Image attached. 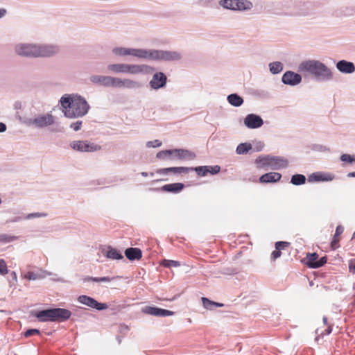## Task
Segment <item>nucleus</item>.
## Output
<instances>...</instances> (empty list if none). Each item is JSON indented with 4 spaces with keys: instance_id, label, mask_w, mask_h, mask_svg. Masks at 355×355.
<instances>
[{
    "instance_id": "obj_50",
    "label": "nucleus",
    "mask_w": 355,
    "mask_h": 355,
    "mask_svg": "<svg viewBox=\"0 0 355 355\" xmlns=\"http://www.w3.org/2000/svg\"><path fill=\"white\" fill-rule=\"evenodd\" d=\"M272 258L273 259H276L277 258H279L280 256H281V252L280 250H274L272 252Z\"/></svg>"
},
{
    "instance_id": "obj_44",
    "label": "nucleus",
    "mask_w": 355,
    "mask_h": 355,
    "mask_svg": "<svg viewBox=\"0 0 355 355\" xmlns=\"http://www.w3.org/2000/svg\"><path fill=\"white\" fill-rule=\"evenodd\" d=\"M82 123V121H77L74 123H71L70 128L73 129L74 131L77 132L81 129Z\"/></svg>"
},
{
    "instance_id": "obj_60",
    "label": "nucleus",
    "mask_w": 355,
    "mask_h": 355,
    "mask_svg": "<svg viewBox=\"0 0 355 355\" xmlns=\"http://www.w3.org/2000/svg\"><path fill=\"white\" fill-rule=\"evenodd\" d=\"M141 174L142 176H144V177H146L148 175V173L146 172H141Z\"/></svg>"
},
{
    "instance_id": "obj_47",
    "label": "nucleus",
    "mask_w": 355,
    "mask_h": 355,
    "mask_svg": "<svg viewBox=\"0 0 355 355\" xmlns=\"http://www.w3.org/2000/svg\"><path fill=\"white\" fill-rule=\"evenodd\" d=\"M289 243L285 241H278L275 243L276 250H283L285 247L288 246Z\"/></svg>"
},
{
    "instance_id": "obj_38",
    "label": "nucleus",
    "mask_w": 355,
    "mask_h": 355,
    "mask_svg": "<svg viewBox=\"0 0 355 355\" xmlns=\"http://www.w3.org/2000/svg\"><path fill=\"white\" fill-rule=\"evenodd\" d=\"M156 157L160 159H171V150H161L157 153Z\"/></svg>"
},
{
    "instance_id": "obj_59",
    "label": "nucleus",
    "mask_w": 355,
    "mask_h": 355,
    "mask_svg": "<svg viewBox=\"0 0 355 355\" xmlns=\"http://www.w3.org/2000/svg\"><path fill=\"white\" fill-rule=\"evenodd\" d=\"M222 306H223V304L215 302V308L216 307H222Z\"/></svg>"
},
{
    "instance_id": "obj_7",
    "label": "nucleus",
    "mask_w": 355,
    "mask_h": 355,
    "mask_svg": "<svg viewBox=\"0 0 355 355\" xmlns=\"http://www.w3.org/2000/svg\"><path fill=\"white\" fill-rule=\"evenodd\" d=\"M71 315L69 310L62 308H54L38 311L35 316L40 322H62Z\"/></svg>"
},
{
    "instance_id": "obj_51",
    "label": "nucleus",
    "mask_w": 355,
    "mask_h": 355,
    "mask_svg": "<svg viewBox=\"0 0 355 355\" xmlns=\"http://www.w3.org/2000/svg\"><path fill=\"white\" fill-rule=\"evenodd\" d=\"M315 150H320V151H327V150H329V148H327L326 146H322V145H318L315 147Z\"/></svg>"
},
{
    "instance_id": "obj_28",
    "label": "nucleus",
    "mask_w": 355,
    "mask_h": 355,
    "mask_svg": "<svg viewBox=\"0 0 355 355\" xmlns=\"http://www.w3.org/2000/svg\"><path fill=\"white\" fill-rule=\"evenodd\" d=\"M227 100L231 105L234 107H239L243 103V98L237 94H231L228 95Z\"/></svg>"
},
{
    "instance_id": "obj_24",
    "label": "nucleus",
    "mask_w": 355,
    "mask_h": 355,
    "mask_svg": "<svg viewBox=\"0 0 355 355\" xmlns=\"http://www.w3.org/2000/svg\"><path fill=\"white\" fill-rule=\"evenodd\" d=\"M190 171H193V168L180 166L159 168L156 171V173L160 175H168L170 172H172L173 173H188Z\"/></svg>"
},
{
    "instance_id": "obj_8",
    "label": "nucleus",
    "mask_w": 355,
    "mask_h": 355,
    "mask_svg": "<svg viewBox=\"0 0 355 355\" xmlns=\"http://www.w3.org/2000/svg\"><path fill=\"white\" fill-rule=\"evenodd\" d=\"M219 5L225 9L234 11H245L252 8L253 4L248 0H220Z\"/></svg>"
},
{
    "instance_id": "obj_29",
    "label": "nucleus",
    "mask_w": 355,
    "mask_h": 355,
    "mask_svg": "<svg viewBox=\"0 0 355 355\" xmlns=\"http://www.w3.org/2000/svg\"><path fill=\"white\" fill-rule=\"evenodd\" d=\"M268 67L270 72L273 75H276L283 71L284 65L281 62L276 61L269 63Z\"/></svg>"
},
{
    "instance_id": "obj_58",
    "label": "nucleus",
    "mask_w": 355,
    "mask_h": 355,
    "mask_svg": "<svg viewBox=\"0 0 355 355\" xmlns=\"http://www.w3.org/2000/svg\"><path fill=\"white\" fill-rule=\"evenodd\" d=\"M331 327L330 326L328 327V328L326 330V334H329L331 332Z\"/></svg>"
},
{
    "instance_id": "obj_13",
    "label": "nucleus",
    "mask_w": 355,
    "mask_h": 355,
    "mask_svg": "<svg viewBox=\"0 0 355 355\" xmlns=\"http://www.w3.org/2000/svg\"><path fill=\"white\" fill-rule=\"evenodd\" d=\"M89 80L94 85L114 87L115 76L94 74L89 76Z\"/></svg>"
},
{
    "instance_id": "obj_41",
    "label": "nucleus",
    "mask_w": 355,
    "mask_h": 355,
    "mask_svg": "<svg viewBox=\"0 0 355 355\" xmlns=\"http://www.w3.org/2000/svg\"><path fill=\"white\" fill-rule=\"evenodd\" d=\"M46 216H47V214H45V213L36 212V213H31V214H27L24 217V218L25 219H28V220H31V219H33V218H35L46 217Z\"/></svg>"
},
{
    "instance_id": "obj_49",
    "label": "nucleus",
    "mask_w": 355,
    "mask_h": 355,
    "mask_svg": "<svg viewBox=\"0 0 355 355\" xmlns=\"http://www.w3.org/2000/svg\"><path fill=\"white\" fill-rule=\"evenodd\" d=\"M355 259L351 260L349 265V272H352L353 274L355 273Z\"/></svg>"
},
{
    "instance_id": "obj_33",
    "label": "nucleus",
    "mask_w": 355,
    "mask_h": 355,
    "mask_svg": "<svg viewBox=\"0 0 355 355\" xmlns=\"http://www.w3.org/2000/svg\"><path fill=\"white\" fill-rule=\"evenodd\" d=\"M119 278V276L110 277H88V281H92L94 282H104L110 283L111 281Z\"/></svg>"
},
{
    "instance_id": "obj_26",
    "label": "nucleus",
    "mask_w": 355,
    "mask_h": 355,
    "mask_svg": "<svg viewBox=\"0 0 355 355\" xmlns=\"http://www.w3.org/2000/svg\"><path fill=\"white\" fill-rule=\"evenodd\" d=\"M125 257L131 261L139 259L142 256L141 250L137 248H129L125 250Z\"/></svg>"
},
{
    "instance_id": "obj_17",
    "label": "nucleus",
    "mask_w": 355,
    "mask_h": 355,
    "mask_svg": "<svg viewBox=\"0 0 355 355\" xmlns=\"http://www.w3.org/2000/svg\"><path fill=\"white\" fill-rule=\"evenodd\" d=\"M195 158V154L188 150L172 149L171 150V159L192 160Z\"/></svg>"
},
{
    "instance_id": "obj_19",
    "label": "nucleus",
    "mask_w": 355,
    "mask_h": 355,
    "mask_svg": "<svg viewBox=\"0 0 355 355\" xmlns=\"http://www.w3.org/2000/svg\"><path fill=\"white\" fill-rule=\"evenodd\" d=\"M334 179V175L332 173L324 172H315L313 173L308 177V182H329L332 181Z\"/></svg>"
},
{
    "instance_id": "obj_4",
    "label": "nucleus",
    "mask_w": 355,
    "mask_h": 355,
    "mask_svg": "<svg viewBox=\"0 0 355 355\" xmlns=\"http://www.w3.org/2000/svg\"><path fill=\"white\" fill-rule=\"evenodd\" d=\"M298 71L319 82H328L334 78L332 69L320 60L315 59L301 62L298 65Z\"/></svg>"
},
{
    "instance_id": "obj_32",
    "label": "nucleus",
    "mask_w": 355,
    "mask_h": 355,
    "mask_svg": "<svg viewBox=\"0 0 355 355\" xmlns=\"http://www.w3.org/2000/svg\"><path fill=\"white\" fill-rule=\"evenodd\" d=\"M306 182V177L302 174H295L291 177V183L293 185H302Z\"/></svg>"
},
{
    "instance_id": "obj_53",
    "label": "nucleus",
    "mask_w": 355,
    "mask_h": 355,
    "mask_svg": "<svg viewBox=\"0 0 355 355\" xmlns=\"http://www.w3.org/2000/svg\"><path fill=\"white\" fill-rule=\"evenodd\" d=\"M7 14V10L5 8H0V19L3 18Z\"/></svg>"
},
{
    "instance_id": "obj_2",
    "label": "nucleus",
    "mask_w": 355,
    "mask_h": 355,
    "mask_svg": "<svg viewBox=\"0 0 355 355\" xmlns=\"http://www.w3.org/2000/svg\"><path fill=\"white\" fill-rule=\"evenodd\" d=\"M14 52L21 58H50L60 52V47L51 44L19 42L15 45Z\"/></svg>"
},
{
    "instance_id": "obj_20",
    "label": "nucleus",
    "mask_w": 355,
    "mask_h": 355,
    "mask_svg": "<svg viewBox=\"0 0 355 355\" xmlns=\"http://www.w3.org/2000/svg\"><path fill=\"white\" fill-rule=\"evenodd\" d=\"M336 69L342 73L351 74L355 71V65L353 62L342 60L336 64Z\"/></svg>"
},
{
    "instance_id": "obj_48",
    "label": "nucleus",
    "mask_w": 355,
    "mask_h": 355,
    "mask_svg": "<svg viewBox=\"0 0 355 355\" xmlns=\"http://www.w3.org/2000/svg\"><path fill=\"white\" fill-rule=\"evenodd\" d=\"M208 166L209 168V173H210L212 175L218 173L220 169V166H217V165L214 166Z\"/></svg>"
},
{
    "instance_id": "obj_27",
    "label": "nucleus",
    "mask_w": 355,
    "mask_h": 355,
    "mask_svg": "<svg viewBox=\"0 0 355 355\" xmlns=\"http://www.w3.org/2000/svg\"><path fill=\"white\" fill-rule=\"evenodd\" d=\"M183 188L184 184L182 183H172L164 185L162 189L167 192L178 193L181 191Z\"/></svg>"
},
{
    "instance_id": "obj_55",
    "label": "nucleus",
    "mask_w": 355,
    "mask_h": 355,
    "mask_svg": "<svg viewBox=\"0 0 355 355\" xmlns=\"http://www.w3.org/2000/svg\"><path fill=\"white\" fill-rule=\"evenodd\" d=\"M15 108L17 109V108H20L21 107V103L20 102H15Z\"/></svg>"
},
{
    "instance_id": "obj_31",
    "label": "nucleus",
    "mask_w": 355,
    "mask_h": 355,
    "mask_svg": "<svg viewBox=\"0 0 355 355\" xmlns=\"http://www.w3.org/2000/svg\"><path fill=\"white\" fill-rule=\"evenodd\" d=\"M252 149V145L250 143H241L240 144L236 149V153L238 155H245L248 153L250 150Z\"/></svg>"
},
{
    "instance_id": "obj_23",
    "label": "nucleus",
    "mask_w": 355,
    "mask_h": 355,
    "mask_svg": "<svg viewBox=\"0 0 355 355\" xmlns=\"http://www.w3.org/2000/svg\"><path fill=\"white\" fill-rule=\"evenodd\" d=\"M53 273L47 270H40L39 272L29 271L24 275V278L28 280H37L44 279L47 276L52 275Z\"/></svg>"
},
{
    "instance_id": "obj_35",
    "label": "nucleus",
    "mask_w": 355,
    "mask_h": 355,
    "mask_svg": "<svg viewBox=\"0 0 355 355\" xmlns=\"http://www.w3.org/2000/svg\"><path fill=\"white\" fill-rule=\"evenodd\" d=\"M161 264L166 268L179 267L180 266V262L174 260L164 259Z\"/></svg>"
},
{
    "instance_id": "obj_11",
    "label": "nucleus",
    "mask_w": 355,
    "mask_h": 355,
    "mask_svg": "<svg viewBox=\"0 0 355 355\" xmlns=\"http://www.w3.org/2000/svg\"><path fill=\"white\" fill-rule=\"evenodd\" d=\"M69 146L73 150L81 153L95 152L100 149L99 146L88 141H73Z\"/></svg>"
},
{
    "instance_id": "obj_40",
    "label": "nucleus",
    "mask_w": 355,
    "mask_h": 355,
    "mask_svg": "<svg viewBox=\"0 0 355 355\" xmlns=\"http://www.w3.org/2000/svg\"><path fill=\"white\" fill-rule=\"evenodd\" d=\"M340 160L345 163L352 164L355 162V156L349 154H343L340 156Z\"/></svg>"
},
{
    "instance_id": "obj_5",
    "label": "nucleus",
    "mask_w": 355,
    "mask_h": 355,
    "mask_svg": "<svg viewBox=\"0 0 355 355\" xmlns=\"http://www.w3.org/2000/svg\"><path fill=\"white\" fill-rule=\"evenodd\" d=\"M21 122L25 125L34 129H49L55 124L56 116L51 112H43L31 117H25Z\"/></svg>"
},
{
    "instance_id": "obj_18",
    "label": "nucleus",
    "mask_w": 355,
    "mask_h": 355,
    "mask_svg": "<svg viewBox=\"0 0 355 355\" xmlns=\"http://www.w3.org/2000/svg\"><path fill=\"white\" fill-rule=\"evenodd\" d=\"M142 312L146 314L157 317H167L171 316L174 314L171 311L154 306H145L142 309Z\"/></svg>"
},
{
    "instance_id": "obj_62",
    "label": "nucleus",
    "mask_w": 355,
    "mask_h": 355,
    "mask_svg": "<svg viewBox=\"0 0 355 355\" xmlns=\"http://www.w3.org/2000/svg\"><path fill=\"white\" fill-rule=\"evenodd\" d=\"M354 12H348V13H347V15H354Z\"/></svg>"
},
{
    "instance_id": "obj_63",
    "label": "nucleus",
    "mask_w": 355,
    "mask_h": 355,
    "mask_svg": "<svg viewBox=\"0 0 355 355\" xmlns=\"http://www.w3.org/2000/svg\"><path fill=\"white\" fill-rule=\"evenodd\" d=\"M206 2H211L212 0H205Z\"/></svg>"
},
{
    "instance_id": "obj_61",
    "label": "nucleus",
    "mask_w": 355,
    "mask_h": 355,
    "mask_svg": "<svg viewBox=\"0 0 355 355\" xmlns=\"http://www.w3.org/2000/svg\"><path fill=\"white\" fill-rule=\"evenodd\" d=\"M327 318L326 317H324L323 318V322H324V324H327Z\"/></svg>"
},
{
    "instance_id": "obj_56",
    "label": "nucleus",
    "mask_w": 355,
    "mask_h": 355,
    "mask_svg": "<svg viewBox=\"0 0 355 355\" xmlns=\"http://www.w3.org/2000/svg\"><path fill=\"white\" fill-rule=\"evenodd\" d=\"M11 275L12 276V279L15 280V281H17V274L15 271H13L12 273H11Z\"/></svg>"
},
{
    "instance_id": "obj_57",
    "label": "nucleus",
    "mask_w": 355,
    "mask_h": 355,
    "mask_svg": "<svg viewBox=\"0 0 355 355\" xmlns=\"http://www.w3.org/2000/svg\"><path fill=\"white\" fill-rule=\"evenodd\" d=\"M347 177L355 178V172H350L347 174Z\"/></svg>"
},
{
    "instance_id": "obj_42",
    "label": "nucleus",
    "mask_w": 355,
    "mask_h": 355,
    "mask_svg": "<svg viewBox=\"0 0 355 355\" xmlns=\"http://www.w3.org/2000/svg\"><path fill=\"white\" fill-rule=\"evenodd\" d=\"M162 144V141L158 140V139H155V140H153V141H149L146 143V146L148 148H157V147H159L161 146Z\"/></svg>"
},
{
    "instance_id": "obj_14",
    "label": "nucleus",
    "mask_w": 355,
    "mask_h": 355,
    "mask_svg": "<svg viewBox=\"0 0 355 355\" xmlns=\"http://www.w3.org/2000/svg\"><path fill=\"white\" fill-rule=\"evenodd\" d=\"M77 301L82 304L98 311L105 310L108 308L107 304L98 302L95 299L85 295H80L77 298Z\"/></svg>"
},
{
    "instance_id": "obj_10",
    "label": "nucleus",
    "mask_w": 355,
    "mask_h": 355,
    "mask_svg": "<svg viewBox=\"0 0 355 355\" xmlns=\"http://www.w3.org/2000/svg\"><path fill=\"white\" fill-rule=\"evenodd\" d=\"M156 69L146 64H128L127 73L131 75H150Z\"/></svg>"
},
{
    "instance_id": "obj_54",
    "label": "nucleus",
    "mask_w": 355,
    "mask_h": 355,
    "mask_svg": "<svg viewBox=\"0 0 355 355\" xmlns=\"http://www.w3.org/2000/svg\"><path fill=\"white\" fill-rule=\"evenodd\" d=\"M20 220H21V218L18 216V217H15V218L10 220V222H17V221H19Z\"/></svg>"
},
{
    "instance_id": "obj_12",
    "label": "nucleus",
    "mask_w": 355,
    "mask_h": 355,
    "mask_svg": "<svg viewBox=\"0 0 355 355\" xmlns=\"http://www.w3.org/2000/svg\"><path fill=\"white\" fill-rule=\"evenodd\" d=\"M143 84L131 78H121L115 76L114 88H125L128 89H139Z\"/></svg>"
},
{
    "instance_id": "obj_45",
    "label": "nucleus",
    "mask_w": 355,
    "mask_h": 355,
    "mask_svg": "<svg viewBox=\"0 0 355 355\" xmlns=\"http://www.w3.org/2000/svg\"><path fill=\"white\" fill-rule=\"evenodd\" d=\"M40 334V331L38 329H31L27 330L24 333V336L28 338V337L32 336L33 335Z\"/></svg>"
},
{
    "instance_id": "obj_1",
    "label": "nucleus",
    "mask_w": 355,
    "mask_h": 355,
    "mask_svg": "<svg viewBox=\"0 0 355 355\" xmlns=\"http://www.w3.org/2000/svg\"><path fill=\"white\" fill-rule=\"evenodd\" d=\"M112 53L116 57L131 55L139 59L157 62L178 61L182 58V53L177 51L127 48L123 46L112 48Z\"/></svg>"
},
{
    "instance_id": "obj_6",
    "label": "nucleus",
    "mask_w": 355,
    "mask_h": 355,
    "mask_svg": "<svg viewBox=\"0 0 355 355\" xmlns=\"http://www.w3.org/2000/svg\"><path fill=\"white\" fill-rule=\"evenodd\" d=\"M288 160L285 157L270 155H260L255 159L257 167L265 170L286 168L288 166Z\"/></svg>"
},
{
    "instance_id": "obj_21",
    "label": "nucleus",
    "mask_w": 355,
    "mask_h": 355,
    "mask_svg": "<svg viewBox=\"0 0 355 355\" xmlns=\"http://www.w3.org/2000/svg\"><path fill=\"white\" fill-rule=\"evenodd\" d=\"M102 254L110 259L120 260L123 258V254L111 246H107L101 249Z\"/></svg>"
},
{
    "instance_id": "obj_9",
    "label": "nucleus",
    "mask_w": 355,
    "mask_h": 355,
    "mask_svg": "<svg viewBox=\"0 0 355 355\" xmlns=\"http://www.w3.org/2000/svg\"><path fill=\"white\" fill-rule=\"evenodd\" d=\"M152 78L148 83L149 87L152 90H159L166 87L167 76L162 71H154Z\"/></svg>"
},
{
    "instance_id": "obj_15",
    "label": "nucleus",
    "mask_w": 355,
    "mask_h": 355,
    "mask_svg": "<svg viewBox=\"0 0 355 355\" xmlns=\"http://www.w3.org/2000/svg\"><path fill=\"white\" fill-rule=\"evenodd\" d=\"M302 76L292 71H286L282 77V81L284 85L296 86L302 82Z\"/></svg>"
},
{
    "instance_id": "obj_46",
    "label": "nucleus",
    "mask_w": 355,
    "mask_h": 355,
    "mask_svg": "<svg viewBox=\"0 0 355 355\" xmlns=\"http://www.w3.org/2000/svg\"><path fill=\"white\" fill-rule=\"evenodd\" d=\"M327 262V258L323 257L320 259H318L317 263H315L314 266H312V268H318L322 266Z\"/></svg>"
},
{
    "instance_id": "obj_52",
    "label": "nucleus",
    "mask_w": 355,
    "mask_h": 355,
    "mask_svg": "<svg viewBox=\"0 0 355 355\" xmlns=\"http://www.w3.org/2000/svg\"><path fill=\"white\" fill-rule=\"evenodd\" d=\"M7 127L6 125L2 122H0V132L3 133L6 131Z\"/></svg>"
},
{
    "instance_id": "obj_25",
    "label": "nucleus",
    "mask_w": 355,
    "mask_h": 355,
    "mask_svg": "<svg viewBox=\"0 0 355 355\" xmlns=\"http://www.w3.org/2000/svg\"><path fill=\"white\" fill-rule=\"evenodd\" d=\"M127 63H114L107 65V70L113 73H127Z\"/></svg>"
},
{
    "instance_id": "obj_39",
    "label": "nucleus",
    "mask_w": 355,
    "mask_h": 355,
    "mask_svg": "<svg viewBox=\"0 0 355 355\" xmlns=\"http://www.w3.org/2000/svg\"><path fill=\"white\" fill-rule=\"evenodd\" d=\"M17 237L6 234H0V242L10 243L17 240Z\"/></svg>"
},
{
    "instance_id": "obj_34",
    "label": "nucleus",
    "mask_w": 355,
    "mask_h": 355,
    "mask_svg": "<svg viewBox=\"0 0 355 355\" xmlns=\"http://www.w3.org/2000/svg\"><path fill=\"white\" fill-rule=\"evenodd\" d=\"M318 259V255L317 253L313 252L311 254H308L306 256V264L310 267L312 268V266H314L315 263H317Z\"/></svg>"
},
{
    "instance_id": "obj_37",
    "label": "nucleus",
    "mask_w": 355,
    "mask_h": 355,
    "mask_svg": "<svg viewBox=\"0 0 355 355\" xmlns=\"http://www.w3.org/2000/svg\"><path fill=\"white\" fill-rule=\"evenodd\" d=\"M202 302L206 309L213 310L215 309V302L211 301L207 297H202Z\"/></svg>"
},
{
    "instance_id": "obj_36",
    "label": "nucleus",
    "mask_w": 355,
    "mask_h": 355,
    "mask_svg": "<svg viewBox=\"0 0 355 355\" xmlns=\"http://www.w3.org/2000/svg\"><path fill=\"white\" fill-rule=\"evenodd\" d=\"M198 175L200 176H205L209 171V168L208 166H198L194 168H193Z\"/></svg>"
},
{
    "instance_id": "obj_43",
    "label": "nucleus",
    "mask_w": 355,
    "mask_h": 355,
    "mask_svg": "<svg viewBox=\"0 0 355 355\" xmlns=\"http://www.w3.org/2000/svg\"><path fill=\"white\" fill-rule=\"evenodd\" d=\"M8 272L6 263L3 259H0V275H5Z\"/></svg>"
},
{
    "instance_id": "obj_30",
    "label": "nucleus",
    "mask_w": 355,
    "mask_h": 355,
    "mask_svg": "<svg viewBox=\"0 0 355 355\" xmlns=\"http://www.w3.org/2000/svg\"><path fill=\"white\" fill-rule=\"evenodd\" d=\"M344 228L341 225H338L336 227L335 234L334 236L333 240L331 243V248L333 249H336L338 248V242L339 238L338 236L343 232Z\"/></svg>"
},
{
    "instance_id": "obj_16",
    "label": "nucleus",
    "mask_w": 355,
    "mask_h": 355,
    "mask_svg": "<svg viewBox=\"0 0 355 355\" xmlns=\"http://www.w3.org/2000/svg\"><path fill=\"white\" fill-rule=\"evenodd\" d=\"M243 123L249 129H257L263 125V121L257 114H249L245 117Z\"/></svg>"
},
{
    "instance_id": "obj_64",
    "label": "nucleus",
    "mask_w": 355,
    "mask_h": 355,
    "mask_svg": "<svg viewBox=\"0 0 355 355\" xmlns=\"http://www.w3.org/2000/svg\"><path fill=\"white\" fill-rule=\"evenodd\" d=\"M150 175L153 177L154 175L153 173H150Z\"/></svg>"
},
{
    "instance_id": "obj_22",
    "label": "nucleus",
    "mask_w": 355,
    "mask_h": 355,
    "mask_svg": "<svg viewBox=\"0 0 355 355\" xmlns=\"http://www.w3.org/2000/svg\"><path fill=\"white\" fill-rule=\"evenodd\" d=\"M282 178V175L277 172H270L263 174L259 178V182L261 183H275L279 182Z\"/></svg>"
},
{
    "instance_id": "obj_3",
    "label": "nucleus",
    "mask_w": 355,
    "mask_h": 355,
    "mask_svg": "<svg viewBox=\"0 0 355 355\" xmlns=\"http://www.w3.org/2000/svg\"><path fill=\"white\" fill-rule=\"evenodd\" d=\"M59 103L64 116L69 119L83 117L90 109V105L85 98L79 94H64Z\"/></svg>"
}]
</instances>
